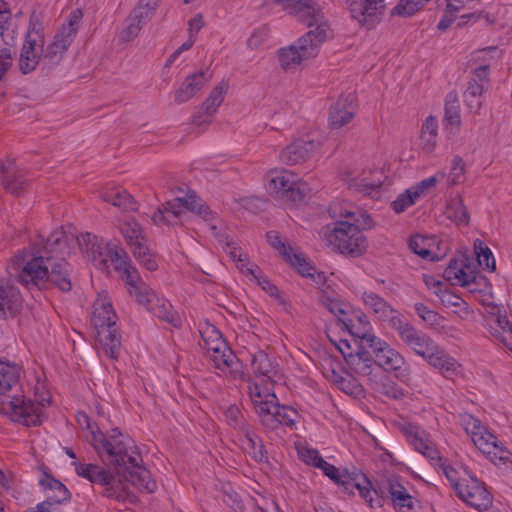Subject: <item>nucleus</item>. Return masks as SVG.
<instances>
[{
    "label": "nucleus",
    "mask_w": 512,
    "mask_h": 512,
    "mask_svg": "<svg viewBox=\"0 0 512 512\" xmlns=\"http://www.w3.org/2000/svg\"><path fill=\"white\" fill-rule=\"evenodd\" d=\"M445 214L447 218L451 219L457 225H467L470 217L466 205L461 196L456 195L452 197L447 206Z\"/></svg>",
    "instance_id": "37998d69"
},
{
    "label": "nucleus",
    "mask_w": 512,
    "mask_h": 512,
    "mask_svg": "<svg viewBox=\"0 0 512 512\" xmlns=\"http://www.w3.org/2000/svg\"><path fill=\"white\" fill-rule=\"evenodd\" d=\"M118 317L107 292L98 293L93 304L91 323L96 331V340L103 352L111 359H118L121 351V335Z\"/></svg>",
    "instance_id": "20e7f679"
},
{
    "label": "nucleus",
    "mask_w": 512,
    "mask_h": 512,
    "mask_svg": "<svg viewBox=\"0 0 512 512\" xmlns=\"http://www.w3.org/2000/svg\"><path fill=\"white\" fill-rule=\"evenodd\" d=\"M322 145L320 137L308 135L296 139L287 145L280 153V161L287 165H296L307 161Z\"/></svg>",
    "instance_id": "f3484780"
},
{
    "label": "nucleus",
    "mask_w": 512,
    "mask_h": 512,
    "mask_svg": "<svg viewBox=\"0 0 512 512\" xmlns=\"http://www.w3.org/2000/svg\"><path fill=\"white\" fill-rule=\"evenodd\" d=\"M253 372L272 380L276 375V364L274 360L264 351L256 352L251 359Z\"/></svg>",
    "instance_id": "79ce46f5"
},
{
    "label": "nucleus",
    "mask_w": 512,
    "mask_h": 512,
    "mask_svg": "<svg viewBox=\"0 0 512 512\" xmlns=\"http://www.w3.org/2000/svg\"><path fill=\"white\" fill-rule=\"evenodd\" d=\"M285 260L295 267L304 277L312 275V271H315V267L310 264L307 258L302 253H297L294 250L291 251V254L288 255Z\"/></svg>",
    "instance_id": "864d4df0"
},
{
    "label": "nucleus",
    "mask_w": 512,
    "mask_h": 512,
    "mask_svg": "<svg viewBox=\"0 0 512 512\" xmlns=\"http://www.w3.org/2000/svg\"><path fill=\"white\" fill-rule=\"evenodd\" d=\"M356 113L350 96L340 97L330 108L329 125L332 129H340L349 124Z\"/></svg>",
    "instance_id": "c756f323"
},
{
    "label": "nucleus",
    "mask_w": 512,
    "mask_h": 512,
    "mask_svg": "<svg viewBox=\"0 0 512 512\" xmlns=\"http://www.w3.org/2000/svg\"><path fill=\"white\" fill-rule=\"evenodd\" d=\"M261 424L267 429H276V414L278 411V403L276 400L262 401L261 404L253 406Z\"/></svg>",
    "instance_id": "c03bdc74"
},
{
    "label": "nucleus",
    "mask_w": 512,
    "mask_h": 512,
    "mask_svg": "<svg viewBox=\"0 0 512 512\" xmlns=\"http://www.w3.org/2000/svg\"><path fill=\"white\" fill-rule=\"evenodd\" d=\"M4 189L13 195H20L28 185L27 173L17 167L14 159H7L0 166Z\"/></svg>",
    "instance_id": "a878e982"
},
{
    "label": "nucleus",
    "mask_w": 512,
    "mask_h": 512,
    "mask_svg": "<svg viewBox=\"0 0 512 512\" xmlns=\"http://www.w3.org/2000/svg\"><path fill=\"white\" fill-rule=\"evenodd\" d=\"M346 364L352 375L367 377L370 380V376L375 370L371 348L358 346L355 353H350V355L346 356Z\"/></svg>",
    "instance_id": "c85d7f7f"
},
{
    "label": "nucleus",
    "mask_w": 512,
    "mask_h": 512,
    "mask_svg": "<svg viewBox=\"0 0 512 512\" xmlns=\"http://www.w3.org/2000/svg\"><path fill=\"white\" fill-rule=\"evenodd\" d=\"M184 209L208 222L211 230L217 229L216 224L212 223L215 219L214 213L194 191H189L184 197H177L162 204L153 213L152 221L156 225H176Z\"/></svg>",
    "instance_id": "6e6552de"
},
{
    "label": "nucleus",
    "mask_w": 512,
    "mask_h": 512,
    "mask_svg": "<svg viewBox=\"0 0 512 512\" xmlns=\"http://www.w3.org/2000/svg\"><path fill=\"white\" fill-rule=\"evenodd\" d=\"M69 240L73 241V237L62 230H55L46 240L34 242L30 250L16 255L14 265L19 271V282L29 289H42L51 282L61 291L71 290L68 263L65 261V256L70 254Z\"/></svg>",
    "instance_id": "f03ea898"
},
{
    "label": "nucleus",
    "mask_w": 512,
    "mask_h": 512,
    "mask_svg": "<svg viewBox=\"0 0 512 512\" xmlns=\"http://www.w3.org/2000/svg\"><path fill=\"white\" fill-rule=\"evenodd\" d=\"M119 230L125 238L131 251H133L136 246H142L146 244L142 228L135 219H125L123 222L120 223Z\"/></svg>",
    "instance_id": "4c0bfd02"
},
{
    "label": "nucleus",
    "mask_w": 512,
    "mask_h": 512,
    "mask_svg": "<svg viewBox=\"0 0 512 512\" xmlns=\"http://www.w3.org/2000/svg\"><path fill=\"white\" fill-rule=\"evenodd\" d=\"M465 178V162L460 156H455L451 162L448 182L450 185L460 184Z\"/></svg>",
    "instance_id": "bf43d9fd"
},
{
    "label": "nucleus",
    "mask_w": 512,
    "mask_h": 512,
    "mask_svg": "<svg viewBox=\"0 0 512 512\" xmlns=\"http://www.w3.org/2000/svg\"><path fill=\"white\" fill-rule=\"evenodd\" d=\"M298 176L287 169L270 170L266 176V189L275 197L297 201L302 199Z\"/></svg>",
    "instance_id": "4468645a"
},
{
    "label": "nucleus",
    "mask_w": 512,
    "mask_h": 512,
    "mask_svg": "<svg viewBox=\"0 0 512 512\" xmlns=\"http://www.w3.org/2000/svg\"><path fill=\"white\" fill-rule=\"evenodd\" d=\"M158 4V0H141L138 6L131 12V20H136L144 26L154 16Z\"/></svg>",
    "instance_id": "49530a36"
},
{
    "label": "nucleus",
    "mask_w": 512,
    "mask_h": 512,
    "mask_svg": "<svg viewBox=\"0 0 512 512\" xmlns=\"http://www.w3.org/2000/svg\"><path fill=\"white\" fill-rule=\"evenodd\" d=\"M247 388L253 406L256 404H261L262 401L277 399L276 395L271 393L267 387H264L256 382L249 381Z\"/></svg>",
    "instance_id": "3c124183"
},
{
    "label": "nucleus",
    "mask_w": 512,
    "mask_h": 512,
    "mask_svg": "<svg viewBox=\"0 0 512 512\" xmlns=\"http://www.w3.org/2000/svg\"><path fill=\"white\" fill-rule=\"evenodd\" d=\"M266 236L268 243L276 250H278V252L284 257V259L291 254V251L293 249L281 241L278 232L269 231L267 232Z\"/></svg>",
    "instance_id": "338daca9"
},
{
    "label": "nucleus",
    "mask_w": 512,
    "mask_h": 512,
    "mask_svg": "<svg viewBox=\"0 0 512 512\" xmlns=\"http://www.w3.org/2000/svg\"><path fill=\"white\" fill-rule=\"evenodd\" d=\"M343 179L350 190L373 198L380 193L383 184V173L380 170L373 169L349 171L344 174Z\"/></svg>",
    "instance_id": "dca6fc26"
},
{
    "label": "nucleus",
    "mask_w": 512,
    "mask_h": 512,
    "mask_svg": "<svg viewBox=\"0 0 512 512\" xmlns=\"http://www.w3.org/2000/svg\"><path fill=\"white\" fill-rule=\"evenodd\" d=\"M437 180V176L428 177L419 182L417 185L408 189V192L411 193L414 196V198L418 200L420 197L425 195L429 189L433 188L436 185Z\"/></svg>",
    "instance_id": "0e129e2a"
},
{
    "label": "nucleus",
    "mask_w": 512,
    "mask_h": 512,
    "mask_svg": "<svg viewBox=\"0 0 512 512\" xmlns=\"http://www.w3.org/2000/svg\"><path fill=\"white\" fill-rule=\"evenodd\" d=\"M329 214L334 219L344 218V221L355 222V219L359 217V212H363L359 209H354L347 202L336 201L329 206Z\"/></svg>",
    "instance_id": "de8ad7c7"
},
{
    "label": "nucleus",
    "mask_w": 512,
    "mask_h": 512,
    "mask_svg": "<svg viewBox=\"0 0 512 512\" xmlns=\"http://www.w3.org/2000/svg\"><path fill=\"white\" fill-rule=\"evenodd\" d=\"M143 26L138 23L136 20H131V15L125 21V27L121 32V39L123 41H131L134 39L140 32Z\"/></svg>",
    "instance_id": "69168bd1"
},
{
    "label": "nucleus",
    "mask_w": 512,
    "mask_h": 512,
    "mask_svg": "<svg viewBox=\"0 0 512 512\" xmlns=\"http://www.w3.org/2000/svg\"><path fill=\"white\" fill-rule=\"evenodd\" d=\"M101 197L105 202L122 210L134 211L137 209V202L126 190L117 187L107 188L102 191Z\"/></svg>",
    "instance_id": "e433bc0d"
},
{
    "label": "nucleus",
    "mask_w": 512,
    "mask_h": 512,
    "mask_svg": "<svg viewBox=\"0 0 512 512\" xmlns=\"http://www.w3.org/2000/svg\"><path fill=\"white\" fill-rule=\"evenodd\" d=\"M424 6L417 0H399L391 10L392 16L410 17L421 10Z\"/></svg>",
    "instance_id": "4d7b16f0"
},
{
    "label": "nucleus",
    "mask_w": 512,
    "mask_h": 512,
    "mask_svg": "<svg viewBox=\"0 0 512 512\" xmlns=\"http://www.w3.org/2000/svg\"><path fill=\"white\" fill-rule=\"evenodd\" d=\"M298 417V412L292 407L278 404V411L275 418L276 429L280 425L288 427L294 426L295 423L297 422Z\"/></svg>",
    "instance_id": "6e6d98bb"
},
{
    "label": "nucleus",
    "mask_w": 512,
    "mask_h": 512,
    "mask_svg": "<svg viewBox=\"0 0 512 512\" xmlns=\"http://www.w3.org/2000/svg\"><path fill=\"white\" fill-rule=\"evenodd\" d=\"M457 12L459 11L455 3H447L446 10L438 22L437 28L441 31L448 29L455 20Z\"/></svg>",
    "instance_id": "774afa93"
},
{
    "label": "nucleus",
    "mask_w": 512,
    "mask_h": 512,
    "mask_svg": "<svg viewBox=\"0 0 512 512\" xmlns=\"http://www.w3.org/2000/svg\"><path fill=\"white\" fill-rule=\"evenodd\" d=\"M402 432L409 444L427 459L433 462H441L442 457L435 444L430 440L426 431L417 425L406 424L402 427Z\"/></svg>",
    "instance_id": "4be33fe9"
},
{
    "label": "nucleus",
    "mask_w": 512,
    "mask_h": 512,
    "mask_svg": "<svg viewBox=\"0 0 512 512\" xmlns=\"http://www.w3.org/2000/svg\"><path fill=\"white\" fill-rule=\"evenodd\" d=\"M90 442L101 461L113 467L119 477L97 464H73L80 477L102 487L101 494L104 497L122 502L134 501L135 496L130 493L121 476L140 491L153 493L156 490L157 484L152 479L150 471L140 465L142 457L129 435L123 434L118 428L108 433H103L99 429L91 430Z\"/></svg>",
    "instance_id": "f257e3e1"
},
{
    "label": "nucleus",
    "mask_w": 512,
    "mask_h": 512,
    "mask_svg": "<svg viewBox=\"0 0 512 512\" xmlns=\"http://www.w3.org/2000/svg\"><path fill=\"white\" fill-rule=\"evenodd\" d=\"M120 277L125 281L129 287V293L135 296L138 303H147L145 297L151 291V288L141 279L134 266L131 265L128 269H125Z\"/></svg>",
    "instance_id": "c9c22d12"
},
{
    "label": "nucleus",
    "mask_w": 512,
    "mask_h": 512,
    "mask_svg": "<svg viewBox=\"0 0 512 512\" xmlns=\"http://www.w3.org/2000/svg\"><path fill=\"white\" fill-rule=\"evenodd\" d=\"M414 310L416 314L429 326H440L442 322V316H440L436 311L429 309L425 304L415 303Z\"/></svg>",
    "instance_id": "13d9d810"
},
{
    "label": "nucleus",
    "mask_w": 512,
    "mask_h": 512,
    "mask_svg": "<svg viewBox=\"0 0 512 512\" xmlns=\"http://www.w3.org/2000/svg\"><path fill=\"white\" fill-rule=\"evenodd\" d=\"M472 442L493 463L506 462L509 459L510 452L487 429L483 432L473 433Z\"/></svg>",
    "instance_id": "b1692460"
},
{
    "label": "nucleus",
    "mask_w": 512,
    "mask_h": 512,
    "mask_svg": "<svg viewBox=\"0 0 512 512\" xmlns=\"http://www.w3.org/2000/svg\"><path fill=\"white\" fill-rule=\"evenodd\" d=\"M347 4L352 18L368 29L379 21L384 9L383 0H347Z\"/></svg>",
    "instance_id": "aec40b11"
},
{
    "label": "nucleus",
    "mask_w": 512,
    "mask_h": 512,
    "mask_svg": "<svg viewBox=\"0 0 512 512\" xmlns=\"http://www.w3.org/2000/svg\"><path fill=\"white\" fill-rule=\"evenodd\" d=\"M361 298L365 307L379 320L387 321L391 328H393L394 320L402 318L397 310L373 291H364Z\"/></svg>",
    "instance_id": "cd10ccee"
},
{
    "label": "nucleus",
    "mask_w": 512,
    "mask_h": 512,
    "mask_svg": "<svg viewBox=\"0 0 512 512\" xmlns=\"http://www.w3.org/2000/svg\"><path fill=\"white\" fill-rule=\"evenodd\" d=\"M41 52H43V43H38L32 34H28L19 60V67L23 74H28L36 68Z\"/></svg>",
    "instance_id": "473e14b6"
},
{
    "label": "nucleus",
    "mask_w": 512,
    "mask_h": 512,
    "mask_svg": "<svg viewBox=\"0 0 512 512\" xmlns=\"http://www.w3.org/2000/svg\"><path fill=\"white\" fill-rule=\"evenodd\" d=\"M208 331L202 334L203 347L208 357L214 363L215 368L235 376L239 371V360L234 352L227 346L222 339L221 333L214 327H211V335L206 336Z\"/></svg>",
    "instance_id": "9d476101"
},
{
    "label": "nucleus",
    "mask_w": 512,
    "mask_h": 512,
    "mask_svg": "<svg viewBox=\"0 0 512 512\" xmlns=\"http://www.w3.org/2000/svg\"><path fill=\"white\" fill-rule=\"evenodd\" d=\"M368 348H371L375 366L387 372H396L397 377L407 375V364L401 353L392 348L386 341L379 337L369 339Z\"/></svg>",
    "instance_id": "f8f14e48"
},
{
    "label": "nucleus",
    "mask_w": 512,
    "mask_h": 512,
    "mask_svg": "<svg viewBox=\"0 0 512 512\" xmlns=\"http://www.w3.org/2000/svg\"><path fill=\"white\" fill-rule=\"evenodd\" d=\"M474 251L477 255L479 266L488 271H494L496 267L494 256L491 250L480 240L474 242Z\"/></svg>",
    "instance_id": "8fccbe9b"
},
{
    "label": "nucleus",
    "mask_w": 512,
    "mask_h": 512,
    "mask_svg": "<svg viewBox=\"0 0 512 512\" xmlns=\"http://www.w3.org/2000/svg\"><path fill=\"white\" fill-rule=\"evenodd\" d=\"M220 105L221 103L212 100V98L208 96L193 115L192 122L197 126L210 124L212 117L215 115Z\"/></svg>",
    "instance_id": "a18cd8bd"
},
{
    "label": "nucleus",
    "mask_w": 512,
    "mask_h": 512,
    "mask_svg": "<svg viewBox=\"0 0 512 512\" xmlns=\"http://www.w3.org/2000/svg\"><path fill=\"white\" fill-rule=\"evenodd\" d=\"M34 397L33 401L43 409L51 404V395L44 382L37 381L34 387Z\"/></svg>",
    "instance_id": "680f3d73"
},
{
    "label": "nucleus",
    "mask_w": 512,
    "mask_h": 512,
    "mask_svg": "<svg viewBox=\"0 0 512 512\" xmlns=\"http://www.w3.org/2000/svg\"><path fill=\"white\" fill-rule=\"evenodd\" d=\"M458 496L479 511L488 510L492 506V496L483 482L470 475L466 483L458 491Z\"/></svg>",
    "instance_id": "412c9836"
},
{
    "label": "nucleus",
    "mask_w": 512,
    "mask_h": 512,
    "mask_svg": "<svg viewBox=\"0 0 512 512\" xmlns=\"http://www.w3.org/2000/svg\"><path fill=\"white\" fill-rule=\"evenodd\" d=\"M490 333L508 347L511 340L512 324L506 315H493L488 320Z\"/></svg>",
    "instance_id": "58836bf2"
},
{
    "label": "nucleus",
    "mask_w": 512,
    "mask_h": 512,
    "mask_svg": "<svg viewBox=\"0 0 512 512\" xmlns=\"http://www.w3.org/2000/svg\"><path fill=\"white\" fill-rule=\"evenodd\" d=\"M83 13L81 9L73 10L67 17L66 22L54 36L53 41L48 44L46 49L43 48V60L48 65L59 63L64 53L73 42L76 33L80 27Z\"/></svg>",
    "instance_id": "1a4fd4ad"
},
{
    "label": "nucleus",
    "mask_w": 512,
    "mask_h": 512,
    "mask_svg": "<svg viewBox=\"0 0 512 512\" xmlns=\"http://www.w3.org/2000/svg\"><path fill=\"white\" fill-rule=\"evenodd\" d=\"M134 257L142 264L147 270L154 271L157 269V263L153 256L150 254L146 244L136 246L132 251Z\"/></svg>",
    "instance_id": "052dcab7"
},
{
    "label": "nucleus",
    "mask_w": 512,
    "mask_h": 512,
    "mask_svg": "<svg viewBox=\"0 0 512 512\" xmlns=\"http://www.w3.org/2000/svg\"><path fill=\"white\" fill-rule=\"evenodd\" d=\"M402 432L409 444L427 459L433 462H441L442 457L435 444L430 440L426 431L417 425L406 424L402 427Z\"/></svg>",
    "instance_id": "5701e85b"
},
{
    "label": "nucleus",
    "mask_w": 512,
    "mask_h": 512,
    "mask_svg": "<svg viewBox=\"0 0 512 512\" xmlns=\"http://www.w3.org/2000/svg\"><path fill=\"white\" fill-rule=\"evenodd\" d=\"M22 306V297L16 286L9 281L0 280V314L14 316Z\"/></svg>",
    "instance_id": "2f4dec72"
},
{
    "label": "nucleus",
    "mask_w": 512,
    "mask_h": 512,
    "mask_svg": "<svg viewBox=\"0 0 512 512\" xmlns=\"http://www.w3.org/2000/svg\"><path fill=\"white\" fill-rule=\"evenodd\" d=\"M331 37V30L326 22H320L300 37L293 44L282 47L277 51L281 68L285 71H295L303 61L316 57L321 45Z\"/></svg>",
    "instance_id": "423d86ee"
},
{
    "label": "nucleus",
    "mask_w": 512,
    "mask_h": 512,
    "mask_svg": "<svg viewBox=\"0 0 512 512\" xmlns=\"http://www.w3.org/2000/svg\"><path fill=\"white\" fill-rule=\"evenodd\" d=\"M145 298L147 299V303L140 304L145 306L154 316L173 327L181 326V317L178 312L173 309L169 301L159 297L153 289H151Z\"/></svg>",
    "instance_id": "bb28decb"
},
{
    "label": "nucleus",
    "mask_w": 512,
    "mask_h": 512,
    "mask_svg": "<svg viewBox=\"0 0 512 512\" xmlns=\"http://www.w3.org/2000/svg\"><path fill=\"white\" fill-rule=\"evenodd\" d=\"M243 437L241 438L242 448L257 463L268 461L267 451L262 439L249 427L242 428Z\"/></svg>",
    "instance_id": "72a5a7b5"
},
{
    "label": "nucleus",
    "mask_w": 512,
    "mask_h": 512,
    "mask_svg": "<svg viewBox=\"0 0 512 512\" xmlns=\"http://www.w3.org/2000/svg\"><path fill=\"white\" fill-rule=\"evenodd\" d=\"M366 485L357 484L360 496L372 508H381L384 499L390 500L393 508L398 512H413L418 500L411 495L408 487L395 476L381 480L377 488L372 487L368 478H364Z\"/></svg>",
    "instance_id": "39448f33"
},
{
    "label": "nucleus",
    "mask_w": 512,
    "mask_h": 512,
    "mask_svg": "<svg viewBox=\"0 0 512 512\" xmlns=\"http://www.w3.org/2000/svg\"><path fill=\"white\" fill-rule=\"evenodd\" d=\"M1 410L13 422L26 427L41 425L45 417L44 409L24 395L13 396L10 401L2 404Z\"/></svg>",
    "instance_id": "9b49d317"
},
{
    "label": "nucleus",
    "mask_w": 512,
    "mask_h": 512,
    "mask_svg": "<svg viewBox=\"0 0 512 512\" xmlns=\"http://www.w3.org/2000/svg\"><path fill=\"white\" fill-rule=\"evenodd\" d=\"M443 277L452 285L467 287L471 291L478 290L480 287L479 281L483 280L479 271L465 255L451 259L443 272Z\"/></svg>",
    "instance_id": "ddd939ff"
},
{
    "label": "nucleus",
    "mask_w": 512,
    "mask_h": 512,
    "mask_svg": "<svg viewBox=\"0 0 512 512\" xmlns=\"http://www.w3.org/2000/svg\"><path fill=\"white\" fill-rule=\"evenodd\" d=\"M332 373L333 381L337 384L338 388L342 390L344 393L352 395L354 397H357L362 393V387L360 384L356 382L355 379L344 378L337 374L334 369H332Z\"/></svg>",
    "instance_id": "5fc2aeb1"
},
{
    "label": "nucleus",
    "mask_w": 512,
    "mask_h": 512,
    "mask_svg": "<svg viewBox=\"0 0 512 512\" xmlns=\"http://www.w3.org/2000/svg\"><path fill=\"white\" fill-rule=\"evenodd\" d=\"M20 376V366L0 361V395L11 390L19 382Z\"/></svg>",
    "instance_id": "a19ab883"
},
{
    "label": "nucleus",
    "mask_w": 512,
    "mask_h": 512,
    "mask_svg": "<svg viewBox=\"0 0 512 512\" xmlns=\"http://www.w3.org/2000/svg\"><path fill=\"white\" fill-rule=\"evenodd\" d=\"M374 221L367 212H359L355 222L336 221L333 227H327L325 233L327 242L332 249L342 255L350 257L362 256L367 248V238L362 233L364 230H371Z\"/></svg>",
    "instance_id": "7ed1b4c3"
},
{
    "label": "nucleus",
    "mask_w": 512,
    "mask_h": 512,
    "mask_svg": "<svg viewBox=\"0 0 512 512\" xmlns=\"http://www.w3.org/2000/svg\"><path fill=\"white\" fill-rule=\"evenodd\" d=\"M392 329L397 332L402 344L421 358H423L436 343L428 334L418 330L403 319V317L393 321Z\"/></svg>",
    "instance_id": "2eb2a0df"
},
{
    "label": "nucleus",
    "mask_w": 512,
    "mask_h": 512,
    "mask_svg": "<svg viewBox=\"0 0 512 512\" xmlns=\"http://www.w3.org/2000/svg\"><path fill=\"white\" fill-rule=\"evenodd\" d=\"M76 241L80 250L102 271L109 272L110 267H113L121 275L131 266L125 250L116 244L106 242L91 233L81 234Z\"/></svg>",
    "instance_id": "0eeeda50"
},
{
    "label": "nucleus",
    "mask_w": 512,
    "mask_h": 512,
    "mask_svg": "<svg viewBox=\"0 0 512 512\" xmlns=\"http://www.w3.org/2000/svg\"><path fill=\"white\" fill-rule=\"evenodd\" d=\"M444 120L447 125L458 129L460 127V107L457 96L455 94H448L445 101V114Z\"/></svg>",
    "instance_id": "09e8293b"
},
{
    "label": "nucleus",
    "mask_w": 512,
    "mask_h": 512,
    "mask_svg": "<svg viewBox=\"0 0 512 512\" xmlns=\"http://www.w3.org/2000/svg\"><path fill=\"white\" fill-rule=\"evenodd\" d=\"M210 80L205 71L193 73L185 78L181 86L175 91V103L182 104L193 98Z\"/></svg>",
    "instance_id": "7c9ffc66"
},
{
    "label": "nucleus",
    "mask_w": 512,
    "mask_h": 512,
    "mask_svg": "<svg viewBox=\"0 0 512 512\" xmlns=\"http://www.w3.org/2000/svg\"><path fill=\"white\" fill-rule=\"evenodd\" d=\"M40 484L47 490L45 501L37 505L36 512H62L60 506L67 503L71 494L64 484L47 475Z\"/></svg>",
    "instance_id": "6ab92c4d"
},
{
    "label": "nucleus",
    "mask_w": 512,
    "mask_h": 512,
    "mask_svg": "<svg viewBox=\"0 0 512 512\" xmlns=\"http://www.w3.org/2000/svg\"><path fill=\"white\" fill-rule=\"evenodd\" d=\"M430 239L421 235L412 236L409 240V248L412 252L424 259L434 260L432 252L429 249Z\"/></svg>",
    "instance_id": "603ef678"
},
{
    "label": "nucleus",
    "mask_w": 512,
    "mask_h": 512,
    "mask_svg": "<svg viewBox=\"0 0 512 512\" xmlns=\"http://www.w3.org/2000/svg\"><path fill=\"white\" fill-rule=\"evenodd\" d=\"M339 320L343 323L348 332L360 339L359 346L368 348L369 339L371 337H377L376 335L369 332L370 323L365 316L342 317Z\"/></svg>",
    "instance_id": "f704fd0d"
},
{
    "label": "nucleus",
    "mask_w": 512,
    "mask_h": 512,
    "mask_svg": "<svg viewBox=\"0 0 512 512\" xmlns=\"http://www.w3.org/2000/svg\"><path fill=\"white\" fill-rule=\"evenodd\" d=\"M417 201L414 196L408 192V189L401 193L392 203L391 207L396 213L404 212L408 207L415 204Z\"/></svg>",
    "instance_id": "e2e57ef3"
},
{
    "label": "nucleus",
    "mask_w": 512,
    "mask_h": 512,
    "mask_svg": "<svg viewBox=\"0 0 512 512\" xmlns=\"http://www.w3.org/2000/svg\"><path fill=\"white\" fill-rule=\"evenodd\" d=\"M423 359L447 379H453L460 373V364L437 343L432 346Z\"/></svg>",
    "instance_id": "393cba45"
},
{
    "label": "nucleus",
    "mask_w": 512,
    "mask_h": 512,
    "mask_svg": "<svg viewBox=\"0 0 512 512\" xmlns=\"http://www.w3.org/2000/svg\"><path fill=\"white\" fill-rule=\"evenodd\" d=\"M485 86L476 79H470L466 90L463 93V99L471 113L478 114L483 102V92Z\"/></svg>",
    "instance_id": "ea45409f"
},
{
    "label": "nucleus",
    "mask_w": 512,
    "mask_h": 512,
    "mask_svg": "<svg viewBox=\"0 0 512 512\" xmlns=\"http://www.w3.org/2000/svg\"><path fill=\"white\" fill-rule=\"evenodd\" d=\"M299 21L305 22L309 28L323 21V13L316 0H273Z\"/></svg>",
    "instance_id": "a211bd4d"
}]
</instances>
